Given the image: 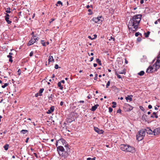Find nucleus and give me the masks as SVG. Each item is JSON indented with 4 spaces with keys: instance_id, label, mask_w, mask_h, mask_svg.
I'll return each instance as SVG.
<instances>
[{
    "instance_id": "nucleus-1",
    "label": "nucleus",
    "mask_w": 160,
    "mask_h": 160,
    "mask_svg": "<svg viewBox=\"0 0 160 160\" xmlns=\"http://www.w3.org/2000/svg\"><path fill=\"white\" fill-rule=\"evenodd\" d=\"M142 15L137 14L133 16L129 22L128 27L129 30L135 32L137 30L138 26L141 20Z\"/></svg>"
},
{
    "instance_id": "nucleus-2",
    "label": "nucleus",
    "mask_w": 160,
    "mask_h": 160,
    "mask_svg": "<svg viewBox=\"0 0 160 160\" xmlns=\"http://www.w3.org/2000/svg\"><path fill=\"white\" fill-rule=\"evenodd\" d=\"M56 146L57 147V151L60 156L66 158L70 155V148H69L68 145H64L65 150L63 146H58V141H56Z\"/></svg>"
},
{
    "instance_id": "nucleus-3",
    "label": "nucleus",
    "mask_w": 160,
    "mask_h": 160,
    "mask_svg": "<svg viewBox=\"0 0 160 160\" xmlns=\"http://www.w3.org/2000/svg\"><path fill=\"white\" fill-rule=\"evenodd\" d=\"M145 133L144 129L140 130L136 135V139L138 141H140L143 139L145 136Z\"/></svg>"
},
{
    "instance_id": "nucleus-4",
    "label": "nucleus",
    "mask_w": 160,
    "mask_h": 160,
    "mask_svg": "<svg viewBox=\"0 0 160 160\" xmlns=\"http://www.w3.org/2000/svg\"><path fill=\"white\" fill-rule=\"evenodd\" d=\"M157 58L156 62L153 64V66L155 67L156 71H157L160 67V51L159 54L157 57Z\"/></svg>"
},
{
    "instance_id": "nucleus-5",
    "label": "nucleus",
    "mask_w": 160,
    "mask_h": 160,
    "mask_svg": "<svg viewBox=\"0 0 160 160\" xmlns=\"http://www.w3.org/2000/svg\"><path fill=\"white\" fill-rule=\"evenodd\" d=\"M103 20V18L102 16H98L97 17L93 18L92 20L95 23L99 24L101 23Z\"/></svg>"
},
{
    "instance_id": "nucleus-6",
    "label": "nucleus",
    "mask_w": 160,
    "mask_h": 160,
    "mask_svg": "<svg viewBox=\"0 0 160 160\" xmlns=\"http://www.w3.org/2000/svg\"><path fill=\"white\" fill-rule=\"evenodd\" d=\"M144 131H145V133L146 132L148 134L155 135V132H154V130L152 131L149 128L147 127L146 128L144 129Z\"/></svg>"
},
{
    "instance_id": "nucleus-7",
    "label": "nucleus",
    "mask_w": 160,
    "mask_h": 160,
    "mask_svg": "<svg viewBox=\"0 0 160 160\" xmlns=\"http://www.w3.org/2000/svg\"><path fill=\"white\" fill-rule=\"evenodd\" d=\"M127 152H129L133 153L135 151V148L128 145H127Z\"/></svg>"
},
{
    "instance_id": "nucleus-8",
    "label": "nucleus",
    "mask_w": 160,
    "mask_h": 160,
    "mask_svg": "<svg viewBox=\"0 0 160 160\" xmlns=\"http://www.w3.org/2000/svg\"><path fill=\"white\" fill-rule=\"evenodd\" d=\"M9 17L10 15L8 14V13H7L5 16V19L8 24H11L12 22L11 21L9 20Z\"/></svg>"
},
{
    "instance_id": "nucleus-9",
    "label": "nucleus",
    "mask_w": 160,
    "mask_h": 160,
    "mask_svg": "<svg viewBox=\"0 0 160 160\" xmlns=\"http://www.w3.org/2000/svg\"><path fill=\"white\" fill-rule=\"evenodd\" d=\"M94 130L95 131L99 134L103 133L104 131L98 128L94 127Z\"/></svg>"
},
{
    "instance_id": "nucleus-10",
    "label": "nucleus",
    "mask_w": 160,
    "mask_h": 160,
    "mask_svg": "<svg viewBox=\"0 0 160 160\" xmlns=\"http://www.w3.org/2000/svg\"><path fill=\"white\" fill-rule=\"evenodd\" d=\"M127 144H121L120 145V148L122 151L126 152L127 149Z\"/></svg>"
},
{
    "instance_id": "nucleus-11",
    "label": "nucleus",
    "mask_w": 160,
    "mask_h": 160,
    "mask_svg": "<svg viewBox=\"0 0 160 160\" xmlns=\"http://www.w3.org/2000/svg\"><path fill=\"white\" fill-rule=\"evenodd\" d=\"M124 106L127 108L128 110H127L128 112H130L132 110L133 108V107L128 103H125L124 104Z\"/></svg>"
},
{
    "instance_id": "nucleus-12",
    "label": "nucleus",
    "mask_w": 160,
    "mask_h": 160,
    "mask_svg": "<svg viewBox=\"0 0 160 160\" xmlns=\"http://www.w3.org/2000/svg\"><path fill=\"white\" fill-rule=\"evenodd\" d=\"M58 141V142H61L62 143L63 145H68L67 144V142L66 141V140L62 138H60L59 140L57 141Z\"/></svg>"
},
{
    "instance_id": "nucleus-13",
    "label": "nucleus",
    "mask_w": 160,
    "mask_h": 160,
    "mask_svg": "<svg viewBox=\"0 0 160 160\" xmlns=\"http://www.w3.org/2000/svg\"><path fill=\"white\" fill-rule=\"evenodd\" d=\"M35 40L33 38H31V39L29 41L28 44V45L29 46L32 45L35 42Z\"/></svg>"
},
{
    "instance_id": "nucleus-14",
    "label": "nucleus",
    "mask_w": 160,
    "mask_h": 160,
    "mask_svg": "<svg viewBox=\"0 0 160 160\" xmlns=\"http://www.w3.org/2000/svg\"><path fill=\"white\" fill-rule=\"evenodd\" d=\"M54 109V107L53 106H52L50 108V109L47 112V113L48 114H50L53 112Z\"/></svg>"
},
{
    "instance_id": "nucleus-15",
    "label": "nucleus",
    "mask_w": 160,
    "mask_h": 160,
    "mask_svg": "<svg viewBox=\"0 0 160 160\" xmlns=\"http://www.w3.org/2000/svg\"><path fill=\"white\" fill-rule=\"evenodd\" d=\"M132 95H128L127 97H126L125 98L127 100V102H128V101L129 100L130 101H132V97H133Z\"/></svg>"
},
{
    "instance_id": "nucleus-16",
    "label": "nucleus",
    "mask_w": 160,
    "mask_h": 160,
    "mask_svg": "<svg viewBox=\"0 0 160 160\" xmlns=\"http://www.w3.org/2000/svg\"><path fill=\"white\" fill-rule=\"evenodd\" d=\"M154 132H155V135L158 134L160 132V127H158L154 129Z\"/></svg>"
},
{
    "instance_id": "nucleus-17",
    "label": "nucleus",
    "mask_w": 160,
    "mask_h": 160,
    "mask_svg": "<svg viewBox=\"0 0 160 160\" xmlns=\"http://www.w3.org/2000/svg\"><path fill=\"white\" fill-rule=\"evenodd\" d=\"M98 106L99 105L97 104L94 106H92L90 110L92 111H94L98 107Z\"/></svg>"
},
{
    "instance_id": "nucleus-18",
    "label": "nucleus",
    "mask_w": 160,
    "mask_h": 160,
    "mask_svg": "<svg viewBox=\"0 0 160 160\" xmlns=\"http://www.w3.org/2000/svg\"><path fill=\"white\" fill-rule=\"evenodd\" d=\"M54 97V96L53 94H51L50 96L48 97V100L49 101H50V102H52L54 101V100H53Z\"/></svg>"
},
{
    "instance_id": "nucleus-19",
    "label": "nucleus",
    "mask_w": 160,
    "mask_h": 160,
    "mask_svg": "<svg viewBox=\"0 0 160 160\" xmlns=\"http://www.w3.org/2000/svg\"><path fill=\"white\" fill-rule=\"evenodd\" d=\"M48 64H49L50 62H54V59L53 57L52 56H50L49 57L48 59Z\"/></svg>"
},
{
    "instance_id": "nucleus-20",
    "label": "nucleus",
    "mask_w": 160,
    "mask_h": 160,
    "mask_svg": "<svg viewBox=\"0 0 160 160\" xmlns=\"http://www.w3.org/2000/svg\"><path fill=\"white\" fill-rule=\"evenodd\" d=\"M44 90V89L43 88H40L39 91L38 93L39 95L40 96H41L42 95V93L43 92V91Z\"/></svg>"
},
{
    "instance_id": "nucleus-21",
    "label": "nucleus",
    "mask_w": 160,
    "mask_h": 160,
    "mask_svg": "<svg viewBox=\"0 0 160 160\" xmlns=\"http://www.w3.org/2000/svg\"><path fill=\"white\" fill-rule=\"evenodd\" d=\"M58 87H59V89L60 90H62L63 88V87L61 85V83L60 82H58Z\"/></svg>"
},
{
    "instance_id": "nucleus-22",
    "label": "nucleus",
    "mask_w": 160,
    "mask_h": 160,
    "mask_svg": "<svg viewBox=\"0 0 160 160\" xmlns=\"http://www.w3.org/2000/svg\"><path fill=\"white\" fill-rule=\"evenodd\" d=\"M9 147V145L8 144H6L4 146L3 148L5 150L7 151Z\"/></svg>"
},
{
    "instance_id": "nucleus-23",
    "label": "nucleus",
    "mask_w": 160,
    "mask_h": 160,
    "mask_svg": "<svg viewBox=\"0 0 160 160\" xmlns=\"http://www.w3.org/2000/svg\"><path fill=\"white\" fill-rule=\"evenodd\" d=\"M60 5L61 6H62V3L61 1H58L56 4V5L57 6H58Z\"/></svg>"
},
{
    "instance_id": "nucleus-24",
    "label": "nucleus",
    "mask_w": 160,
    "mask_h": 160,
    "mask_svg": "<svg viewBox=\"0 0 160 160\" xmlns=\"http://www.w3.org/2000/svg\"><path fill=\"white\" fill-rule=\"evenodd\" d=\"M5 9L6 10V12L7 13H9L11 12V11H10L11 9L10 7L5 8Z\"/></svg>"
},
{
    "instance_id": "nucleus-25",
    "label": "nucleus",
    "mask_w": 160,
    "mask_h": 160,
    "mask_svg": "<svg viewBox=\"0 0 160 160\" xmlns=\"http://www.w3.org/2000/svg\"><path fill=\"white\" fill-rule=\"evenodd\" d=\"M28 132V131L26 130L23 129L21 131L20 133H22L23 134H25L26 133H27Z\"/></svg>"
},
{
    "instance_id": "nucleus-26",
    "label": "nucleus",
    "mask_w": 160,
    "mask_h": 160,
    "mask_svg": "<svg viewBox=\"0 0 160 160\" xmlns=\"http://www.w3.org/2000/svg\"><path fill=\"white\" fill-rule=\"evenodd\" d=\"M96 61L99 65H102L101 61L99 58H96Z\"/></svg>"
},
{
    "instance_id": "nucleus-27",
    "label": "nucleus",
    "mask_w": 160,
    "mask_h": 160,
    "mask_svg": "<svg viewBox=\"0 0 160 160\" xmlns=\"http://www.w3.org/2000/svg\"><path fill=\"white\" fill-rule=\"evenodd\" d=\"M144 72L143 71H141L140 72L138 73V75L139 76H142L144 75Z\"/></svg>"
},
{
    "instance_id": "nucleus-28",
    "label": "nucleus",
    "mask_w": 160,
    "mask_h": 160,
    "mask_svg": "<svg viewBox=\"0 0 160 160\" xmlns=\"http://www.w3.org/2000/svg\"><path fill=\"white\" fill-rule=\"evenodd\" d=\"M150 33V32L149 31H148L146 33H144V34L145 35V37L146 38L148 37Z\"/></svg>"
},
{
    "instance_id": "nucleus-29",
    "label": "nucleus",
    "mask_w": 160,
    "mask_h": 160,
    "mask_svg": "<svg viewBox=\"0 0 160 160\" xmlns=\"http://www.w3.org/2000/svg\"><path fill=\"white\" fill-rule=\"evenodd\" d=\"M88 11L89 12V13L88 14V15H91L93 13V12L92 11L91 9H88Z\"/></svg>"
},
{
    "instance_id": "nucleus-30",
    "label": "nucleus",
    "mask_w": 160,
    "mask_h": 160,
    "mask_svg": "<svg viewBox=\"0 0 160 160\" xmlns=\"http://www.w3.org/2000/svg\"><path fill=\"white\" fill-rule=\"evenodd\" d=\"M41 43L43 46H46V45L45 44V42H44V40H41Z\"/></svg>"
},
{
    "instance_id": "nucleus-31",
    "label": "nucleus",
    "mask_w": 160,
    "mask_h": 160,
    "mask_svg": "<svg viewBox=\"0 0 160 160\" xmlns=\"http://www.w3.org/2000/svg\"><path fill=\"white\" fill-rule=\"evenodd\" d=\"M139 35H140L142 36V34L140 33L139 32H136L135 33V36L136 37H138Z\"/></svg>"
},
{
    "instance_id": "nucleus-32",
    "label": "nucleus",
    "mask_w": 160,
    "mask_h": 160,
    "mask_svg": "<svg viewBox=\"0 0 160 160\" xmlns=\"http://www.w3.org/2000/svg\"><path fill=\"white\" fill-rule=\"evenodd\" d=\"M147 115H143L142 116V119L143 120H146V118L147 117Z\"/></svg>"
},
{
    "instance_id": "nucleus-33",
    "label": "nucleus",
    "mask_w": 160,
    "mask_h": 160,
    "mask_svg": "<svg viewBox=\"0 0 160 160\" xmlns=\"http://www.w3.org/2000/svg\"><path fill=\"white\" fill-rule=\"evenodd\" d=\"M112 107L113 108H115L116 107V102H112Z\"/></svg>"
},
{
    "instance_id": "nucleus-34",
    "label": "nucleus",
    "mask_w": 160,
    "mask_h": 160,
    "mask_svg": "<svg viewBox=\"0 0 160 160\" xmlns=\"http://www.w3.org/2000/svg\"><path fill=\"white\" fill-rule=\"evenodd\" d=\"M8 83H5L4 85L2 86V88H5L6 87L8 86Z\"/></svg>"
},
{
    "instance_id": "nucleus-35",
    "label": "nucleus",
    "mask_w": 160,
    "mask_h": 160,
    "mask_svg": "<svg viewBox=\"0 0 160 160\" xmlns=\"http://www.w3.org/2000/svg\"><path fill=\"white\" fill-rule=\"evenodd\" d=\"M115 74L117 75V77L118 78H122V77L121 76V75H120L118 74L117 72H115Z\"/></svg>"
},
{
    "instance_id": "nucleus-36",
    "label": "nucleus",
    "mask_w": 160,
    "mask_h": 160,
    "mask_svg": "<svg viewBox=\"0 0 160 160\" xmlns=\"http://www.w3.org/2000/svg\"><path fill=\"white\" fill-rule=\"evenodd\" d=\"M110 81H109L107 83L106 85V88H108V86H109L110 84Z\"/></svg>"
},
{
    "instance_id": "nucleus-37",
    "label": "nucleus",
    "mask_w": 160,
    "mask_h": 160,
    "mask_svg": "<svg viewBox=\"0 0 160 160\" xmlns=\"http://www.w3.org/2000/svg\"><path fill=\"white\" fill-rule=\"evenodd\" d=\"M139 108L140 109H141L142 111H144L145 110V109L143 108V107L142 106H140Z\"/></svg>"
},
{
    "instance_id": "nucleus-38",
    "label": "nucleus",
    "mask_w": 160,
    "mask_h": 160,
    "mask_svg": "<svg viewBox=\"0 0 160 160\" xmlns=\"http://www.w3.org/2000/svg\"><path fill=\"white\" fill-rule=\"evenodd\" d=\"M109 109V112L111 113L113 109L111 107H109L108 108Z\"/></svg>"
},
{
    "instance_id": "nucleus-39",
    "label": "nucleus",
    "mask_w": 160,
    "mask_h": 160,
    "mask_svg": "<svg viewBox=\"0 0 160 160\" xmlns=\"http://www.w3.org/2000/svg\"><path fill=\"white\" fill-rule=\"evenodd\" d=\"M148 68L150 70V71L151 72V71L152 70H153V68L152 67V66H149L148 67Z\"/></svg>"
},
{
    "instance_id": "nucleus-40",
    "label": "nucleus",
    "mask_w": 160,
    "mask_h": 160,
    "mask_svg": "<svg viewBox=\"0 0 160 160\" xmlns=\"http://www.w3.org/2000/svg\"><path fill=\"white\" fill-rule=\"evenodd\" d=\"M146 72L148 73H151V72H151L150 70L148 68L146 70Z\"/></svg>"
},
{
    "instance_id": "nucleus-41",
    "label": "nucleus",
    "mask_w": 160,
    "mask_h": 160,
    "mask_svg": "<svg viewBox=\"0 0 160 160\" xmlns=\"http://www.w3.org/2000/svg\"><path fill=\"white\" fill-rule=\"evenodd\" d=\"M21 71L20 69H18V75H20L21 74Z\"/></svg>"
},
{
    "instance_id": "nucleus-42",
    "label": "nucleus",
    "mask_w": 160,
    "mask_h": 160,
    "mask_svg": "<svg viewBox=\"0 0 160 160\" xmlns=\"http://www.w3.org/2000/svg\"><path fill=\"white\" fill-rule=\"evenodd\" d=\"M141 40H142V39H141V38H140V37H138L137 39V40L138 42H140L141 41Z\"/></svg>"
},
{
    "instance_id": "nucleus-43",
    "label": "nucleus",
    "mask_w": 160,
    "mask_h": 160,
    "mask_svg": "<svg viewBox=\"0 0 160 160\" xmlns=\"http://www.w3.org/2000/svg\"><path fill=\"white\" fill-rule=\"evenodd\" d=\"M55 20V18H51V21H49V23L51 24L52 22L54 21Z\"/></svg>"
},
{
    "instance_id": "nucleus-44",
    "label": "nucleus",
    "mask_w": 160,
    "mask_h": 160,
    "mask_svg": "<svg viewBox=\"0 0 160 160\" xmlns=\"http://www.w3.org/2000/svg\"><path fill=\"white\" fill-rule=\"evenodd\" d=\"M118 73H119L121 74H123V73L125 74V72L124 73V71H119L118 72Z\"/></svg>"
},
{
    "instance_id": "nucleus-45",
    "label": "nucleus",
    "mask_w": 160,
    "mask_h": 160,
    "mask_svg": "<svg viewBox=\"0 0 160 160\" xmlns=\"http://www.w3.org/2000/svg\"><path fill=\"white\" fill-rule=\"evenodd\" d=\"M56 69H58V68H59V67H58V65L57 64H56L55 65V67H54Z\"/></svg>"
},
{
    "instance_id": "nucleus-46",
    "label": "nucleus",
    "mask_w": 160,
    "mask_h": 160,
    "mask_svg": "<svg viewBox=\"0 0 160 160\" xmlns=\"http://www.w3.org/2000/svg\"><path fill=\"white\" fill-rule=\"evenodd\" d=\"M117 113H121V110L120 108H119V109H118L117 111Z\"/></svg>"
},
{
    "instance_id": "nucleus-47",
    "label": "nucleus",
    "mask_w": 160,
    "mask_h": 160,
    "mask_svg": "<svg viewBox=\"0 0 160 160\" xmlns=\"http://www.w3.org/2000/svg\"><path fill=\"white\" fill-rule=\"evenodd\" d=\"M92 37H93V39H95L96 38H97V35L96 34H94Z\"/></svg>"
},
{
    "instance_id": "nucleus-48",
    "label": "nucleus",
    "mask_w": 160,
    "mask_h": 160,
    "mask_svg": "<svg viewBox=\"0 0 160 160\" xmlns=\"http://www.w3.org/2000/svg\"><path fill=\"white\" fill-rule=\"evenodd\" d=\"M33 51H32L30 52V54H29V56L30 57H32V56L33 55Z\"/></svg>"
},
{
    "instance_id": "nucleus-49",
    "label": "nucleus",
    "mask_w": 160,
    "mask_h": 160,
    "mask_svg": "<svg viewBox=\"0 0 160 160\" xmlns=\"http://www.w3.org/2000/svg\"><path fill=\"white\" fill-rule=\"evenodd\" d=\"M88 38H89V39H90L91 40H94L93 39V37L92 38L91 36H88Z\"/></svg>"
},
{
    "instance_id": "nucleus-50",
    "label": "nucleus",
    "mask_w": 160,
    "mask_h": 160,
    "mask_svg": "<svg viewBox=\"0 0 160 160\" xmlns=\"http://www.w3.org/2000/svg\"><path fill=\"white\" fill-rule=\"evenodd\" d=\"M12 58H9V62L12 63L13 62V60L12 59Z\"/></svg>"
},
{
    "instance_id": "nucleus-51",
    "label": "nucleus",
    "mask_w": 160,
    "mask_h": 160,
    "mask_svg": "<svg viewBox=\"0 0 160 160\" xmlns=\"http://www.w3.org/2000/svg\"><path fill=\"white\" fill-rule=\"evenodd\" d=\"M111 39H112L113 40V41H114V40H115V39L114 38H113V37H110V39H109V40H111Z\"/></svg>"
},
{
    "instance_id": "nucleus-52",
    "label": "nucleus",
    "mask_w": 160,
    "mask_h": 160,
    "mask_svg": "<svg viewBox=\"0 0 160 160\" xmlns=\"http://www.w3.org/2000/svg\"><path fill=\"white\" fill-rule=\"evenodd\" d=\"M34 39L35 40V42H36L38 40L39 38L37 37V38H34Z\"/></svg>"
},
{
    "instance_id": "nucleus-53",
    "label": "nucleus",
    "mask_w": 160,
    "mask_h": 160,
    "mask_svg": "<svg viewBox=\"0 0 160 160\" xmlns=\"http://www.w3.org/2000/svg\"><path fill=\"white\" fill-rule=\"evenodd\" d=\"M152 108V106L151 105H149L148 106V108L149 109H151Z\"/></svg>"
},
{
    "instance_id": "nucleus-54",
    "label": "nucleus",
    "mask_w": 160,
    "mask_h": 160,
    "mask_svg": "<svg viewBox=\"0 0 160 160\" xmlns=\"http://www.w3.org/2000/svg\"><path fill=\"white\" fill-rule=\"evenodd\" d=\"M38 94H39L38 93H36L35 94V97L36 98L38 97L39 95Z\"/></svg>"
},
{
    "instance_id": "nucleus-55",
    "label": "nucleus",
    "mask_w": 160,
    "mask_h": 160,
    "mask_svg": "<svg viewBox=\"0 0 160 160\" xmlns=\"http://www.w3.org/2000/svg\"><path fill=\"white\" fill-rule=\"evenodd\" d=\"M63 104V101H61L60 102V105L61 106H62Z\"/></svg>"
},
{
    "instance_id": "nucleus-56",
    "label": "nucleus",
    "mask_w": 160,
    "mask_h": 160,
    "mask_svg": "<svg viewBox=\"0 0 160 160\" xmlns=\"http://www.w3.org/2000/svg\"><path fill=\"white\" fill-rule=\"evenodd\" d=\"M29 139V138L28 137L27 138H26V141H25V142L26 143H28V140Z\"/></svg>"
},
{
    "instance_id": "nucleus-57",
    "label": "nucleus",
    "mask_w": 160,
    "mask_h": 160,
    "mask_svg": "<svg viewBox=\"0 0 160 160\" xmlns=\"http://www.w3.org/2000/svg\"><path fill=\"white\" fill-rule=\"evenodd\" d=\"M90 59V61L91 62L93 60L94 58H93V57H92Z\"/></svg>"
},
{
    "instance_id": "nucleus-58",
    "label": "nucleus",
    "mask_w": 160,
    "mask_h": 160,
    "mask_svg": "<svg viewBox=\"0 0 160 160\" xmlns=\"http://www.w3.org/2000/svg\"><path fill=\"white\" fill-rule=\"evenodd\" d=\"M59 82H60L61 83H62L63 84L65 83V81L64 80H62L61 81H60Z\"/></svg>"
},
{
    "instance_id": "nucleus-59",
    "label": "nucleus",
    "mask_w": 160,
    "mask_h": 160,
    "mask_svg": "<svg viewBox=\"0 0 160 160\" xmlns=\"http://www.w3.org/2000/svg\"><path fill=\"white\" fill-rule=\"evenodd\" d=\"M34 154L35 155V157L36 158H38V155L36 153H34Z\"/></svg>"
},
{
    "instance_id": "nucleus-60",
    "label": "nucleus",
    "mask_w": 160,
    "mask_h": 160,
    "mask_svg": "<svg viewBox=\"0 0 160 160\" xmlns=\"http://www.w3.org/2000/svg\"><path fill=\"white\" fill-rule=\"evenodd\" d=\"M91 96L90 95V94H89L88 95V96L87 97V98L88 99H90V98H91Z\"/></svg>"
},
{
    "instance_id": "nucleus-61",
    "label": "nucleus",
    "mask_w": 160,
    "mask_h": 160,
    "mask_svg": "<svg viewBox=\"0 0 160 160\" xmlns=\"http://www.w3.org/2000/svg\"><path fill=\"white\" fill-rule=\"evenodd\" d=\"M7 57L8 58H12V56H11L9 54V55H8L7 56Z\"/></svg>"
},
{
    "instance_id": "nucleus-62",
    "label": "nucleus",
    "mask_w": 160,
    "mask_h": 160,
    "mask_svg": "<svg viewBox=\"0 0 160 160\" xmlns=\"http://www.w3.org/2000/svg\"><path fill=\"white\" fill-rule=\"evenodd\" d=\"M154 117L156 118H158V116L157 114H156L155 115H154Z\"/></svg>"
},
{
    "instance_id": "nucleus-63",
    "label": "nucleus",
    "mask_w": 160,
    "mask_h": 160,
    "mask_svg": "<svg viewBox=\"0 0 160 160\" xmlns=\"http://www.w3.org/2000/svg\"><path fill=\"white\" fill-rule=\"evenodd\" d=\"M144 3L143 0H141L140 1V3L142 4H143Z\"/></svg>"
},
{
    "instance_id": "nucleus-64",
    "label": "nucleus",
    "mask_w": 160,
    "mask_h": 160,
    "mask_svg": "<svg viewBox=\"0 0 160 160\" xmlns=\"http://www.w3.org/2000/svg\"><path fill=\"white\" fill-rule=\"evenodd\" d=\"M97 64L96 63H94L93 64V66L94 67H96L97 66Z\"/></svg>"
}]
</instances>
